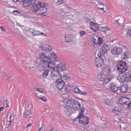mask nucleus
I'll list each match as a JSON object with an SVG mask.
<instances>
[{
	"instance_id": "3c124183",
	"label": "nucleus",
	"mask_w": 131,
	"mask_h": 131,
	"mask_svg": "<svg viewBox=\"0 0 131 131\" xmlns=\"http://www.w3.org/2000/svg\"><path fill=\"white\" fill-rule=\"evenodd\" d=\"M0 28H1L2 31H4V32H5V31H6V28H5L3 26H1Z\"/></svg>"
},
{
	"instance_id": "1a4fd4ad",
	"label": "nucleus",
	"mask_w": 131,
	"mask_h": 131,
	"mask_svg": "<svg viewBox=\"0 0 131 131\" xmlns=\"http://www.w3.org/2000/svg\"><path fill=\"white\" fill-rule=\"evenodd\" d=\"M52 49L53 48L50 45L42 44L39 46L38 51L39 52L40 51H52Z\"/></svg>"
},
{
	"instance_id": "de8ad7c7",
	"label": "nucleus",
	"mask_w": 131,
	"mask_h": 131,
	"mask_svg": "<svg viewBox=\"0 0 131 131\" xmlns=\"http://www.w3.org/2000/svg\"><path fill=\"white\" fill-rule=\"evenodd\" d=\"M11 122H12V120H10V121H7L6 122V126H9L11 125Z\"/></svg>"
},
{
	"instance_id": "09e8293b",
	"label": "nucleus",
	"mask_w": 131,
	"mask_h": 131,
	"mask_svg": "<svg viewBox=\"0 0 131 131\" xmlns=\"http://www.w3.org/2000/svg\"><path fill=\"white\" fill-rule=\"evenodd\" d=\"M44 124H42V126L39 128L38 131H45V128H43Z\"/></svg>"
},
{
	"instance_id": "864d4df0",
	"label": "nucleus",
	"mask_w": 131,
	"mask_h": 131,
	"mask_svg": "<svg viewBox=\"0 0 131 131\" xmlns=\"http://www.w3.org/2000/svg\"><path fill=\"white\" fill-rule=\"evenodd\" d=\"M63 78L65 79L66 80H67V79H69V78L66 76H63Z\"/></svg>"
},
{
	"instance_id": "58836bf2",
	"label": "nucleus",
	"mask_w": 131,
	"mask_h": 131,
	"mask_svg": "<svg viewBox=\"0 0 131 131\" xmlns=\"http://www.w3.org/2000/svg\"><path fill=\"white\" fill-rule=\"evenodd\" d=\"M44 10L45 11H43L42 13H39V15H40V16H42L43 17H45V16H47V12H48V9H47L46 8H44Z\"/></svg>"
},
{
	"instance_id": "393cba45",
	"label": "nucleus",
	"mask_w": 131,
	"mask_h": 131,
	"mask_svg": "<svg viewBox=\"0 0 131 131\" xmlns=\"http://www.w3.org/2000/svg\"><path fill=\"white\" fill-rule=\"evenodd\" d=\"M97 3H98V4H97V3H96V2H94L93 3V4L96 5V9H97L98 10H104V8H103V7H104V5H105V4H104L100 3V2H99L98 1H97Z\"/></svg>"
},
{
	"instance_id": "79ce46f5",
	"label": "nucleus",
	"mask_w": 131,
	"mask_h": 131,
	"mask_svg": "<svg viewBox=\"0 0 131 131\" xmlns=\"http://www.w3.org/2000/svg\"><path fill=\"white\" fill-rule=\"evenodd\" d=\"M82 60L83 62H86V61H89V58L86 56H84L82 57Z\"/></svg>"
},
{
	"instance_id": "69168bd1",
	"label": "nucleus",
	"mask_w": 131,
	"mask_h": 131,
	"mask_svg": "<svg viewBox=\"0 0 131 131\" xmlns=\"http://www.w3.org/2000/svg\"><path fill=\"white\" fill-rule=\"evenodd\" d=\"M60 10L61 11H64V9H63V8H61Z\"/></svg>"
},
{
	"instance_id": "4c0bfd02",
	"label": "nucleus",
	"mask_w": 131,
	"mask_h": 131,
	"mask_svg": "<svg viewBox=\"0 0 131 131\" xmlns=\"http://www.w3.org/2000/svg\"><path fill=\"white\" fill-rule=\"evenodd\" d=\"M9 103H10L9 100H4L3 101V105L5 108L9 107Z\"/></svg>"
},
{
	"instance_id": "8fccbe9b",
	"label": "nucleus",
	"mask_w": 131,
	"mask_h": 131,
	"mask_svg": "<svg viewBox=\"0 0 131 131\" xmlns=\"http://www.w3.org/2000/svg\"><path fill=\"white\" fill-rule=\"evenodd\" d=\"M14 117V113H12L10 114V120H12V117Z\"/></svg>"
},
{
	"instance_id": "423d86ee",
	"label": "nucleus",
	"mask_w": 131,
	"mask_h": 131,
	"mask_svg": "<svg viewBox=\"0 0 131 131\" xmlns=\"http://www.w3.org/2000/svg\"><path fill=\"white\" fill-rule=\"evenodd\" d=\"M128 67L125 61H120L117 65V69L119 72L124 73L127 72Z\"/></svg>"
},
{
	"instance_id": "c756f323",
	"label": "nucleus",
	"mask_w": 131,
	"mask_h": 131,
	"mask_svg": "<svg viewBox=\"0 0 131 131\" xmlns=\"http://www.w3.org/2000/svg\"><path fill=\"white\" fill-rule=\"evenodd\" d=\"M103 103L105 105H107L108 106H112V104H113V101H112V100H111V99H106L104 100Z\"/></svg>"
},
{
	"instance_id": "7c9ffc66",
	"label": "nucleus",
	"mask_w": 131,
	"mask_h": 131,
	"mask_svg": "<svg viewBox=\"0 0 131 131\" xmlns=\"http://www.w3.org/2000/svg\"><path fill=\"white\" fill-rule=\"evenodd\" d=\"M50 71H51V70L50 69L46 70L44 71L42 73L43 78H47V77H48V76L49 75V72H50Z\"/></svg>"
},
{
	"instance_id": "f3484780",
	"label": "nucleus",
	"mask_w": 131,
	"mask_h": 131,
	"mask_svg": "<svg viewBox=\"0 0 131 131\" xmlns=\"http://www.w3.org/2000/svg\"><path fill=\"white\" fill-rule=\"evenodd\" d=\"M128 84H123L120 88V92L121 93H122V94H126V93H127V91H128Z\"/></svg>"
},
{
	"instance_id": "f257e3e1",
	"label": "nucleus",
	"mask_w": 131,
	"mask_h": 131,
	"mask_svg": "<svg viewBox=\"0 0 131 131\" xmlns=\"http://www.w3.org/2000/svg\"><path fill=\"white\" fill-rule=\"evenodd\" d=\"M63 103L70 104L71 108L76 111L80 110L81 104L78 100H74L71 98H64L63 100Z\"/></svg>"
},
{
	"instance_id": "412c9836",
	"label": "nucleus",
	"mask_w": 131,
	"mask_h": 131,
	"mask_svg": "<svg viewBox=\"0 0 131 131\" xmlns=\"http://www.w3.org/2000/svg\"><path fill=\"white\" fill-rule=\"evenodd\" d=\"M73 91L76 94H80V95H83L84 96L88 95L87 92L80 91V89H79L78 88H74Z\"/></svg>"
},
{
	"instance_id": "5701e85b",
	"label": "nucleus",
	"mask_w": 131,
	"mask_h": 131,
	"mask_svg": "<svg viewBox=\"0 0 131 131\" xmlns=\"http://www.w3.org/2000/svg\"><path fill=\"white\" fill-rule=\"evenodd\" d=\"M109 88L110 91H111L112 92H114L115 93H116V92H117V91H118L119 89L118 86L114 84H111Z\"/></svg>"
},
{
	"instance_id": "bf43d9fd",
	"label": "nucleus",
	"mask_w": 131,
	"mask_h": 131,
	"mask_svg": "<svg viewBox=\"0 0 131 131\" xmlns=\"http://www.w3.org/2000/svg\"><path fill=\"white\" fill-rule=\"evenodd\" d=\"M66 91H67V92L69 91L70 90H69V89L68 88V87H66L65 89Z\"/></svg>"
},
{
	"instance_id": "37998d69",
	"label": "nucleus",
	"mask_w": 131,
	"mask_h": 131,
	"mask_svg": "<svg viewBox=\"0 0 131 131\" xmlns=\"http://www.w3.org/2000/svg\"><path fill=\"white\" fill-rule=\"evenodd\" d=\"M106 54V52H104L103 51L102 52H99V54H98V57H101V58H103V55Z\"/></svg>"
},
{
	"instance_id": "6ab92c4d",
	"label": "nucleus",
	"mask_w": 131,
	"mask_h": 131,
	"mask_svg": "<svg viewBox=\"0 0 131 131\" xmlns=\"http://www.w3.org/2000/svg\"><path fill=\"white\" fill-rule=\"evenodd\" d=\"M55 69L59 71H64V70H66V64L65 63H59Z\"/></svg>"
},
{
	"instance_id": "7ed1b4c3",
	"label": "nucleus",
	"mask_w": 131,
	"mask_h": 131,
	"mask_svg": "<svg viewBox=\"0 0 131 131\" xmlns=\"http://www.w3.org/2000/svg\"><path fill=\"white\" fill-rule=\"evenodd\" d=\"M85 110V108H84V107H82L81 108V112L79 113V115L77 117V119H79V123L82 125L89 124V120H90V119H89V117L83 115V112H84Z\"/></svg>"
},
{
	"instance_id": "c03bdc74",
	"label": "nucleus",
	"mask_w": 131,
	"mask_h": 131,
	"mask_svg": "<svg viewBox=\"0 0 131 131\" xmlns=\"http://www.w3.org/2000/svg\"><path fill=\"white\" fill-rule=\"evenodd\" d=\"M69 12H66V13H64V16H66V17H68V18H69L70 19L72 18V17H73V16L72 15H70L69 14Z\"/></svg>"
},
{
	"instance_id": "4d7b16f0",
	"label": "nucleus",
	"mask_w": 131,
	"mask_h": 131,
	"mask_svg": "<svg viewBox=\"0 0 131 131\" xmlns=\"http://www.w3.org/2000/svg\"><path fill=\"white\" fill-rule=\"evenodd\" d=\"M48 7H44V8H42L41 9L42 12H45V8H46L47 10H48Z\"/></svg>"
},
{
	"instance_id": "f704fd0d",
	"label": "nucleus",
	"mask_w": 131,
	"mask_h": 131,
	"mask_svg": "<svg viewBox=\"0 0 131 131\" xmlns=\"http://www.w3.org/2000/svg\"><path fill=\"white\" fill-rule=\"evenodd\" d=\"M38 94H37V93L36 94V96L37 97V98H38V99H40L42 101H43L44 102H46L47 98H46V97L38 96Z\"/></svg>"
},
{
	"instance_id": "2f4dec72",
	"label": "nucleus",
	"mask_w": 131,
	"mask_h": 131,
	"mask_svg": "<svg viewBox=\"0 0 131 131\" xmlns=\"http://www.w3.org/2000/svg\"><path fill=\"white\" fill-rule=\"evenodd\" d=\"M38 3L39 7H40L41 9H42V8L49 7V5L48 4V3H41L39 2Z\"/></svg>"
},
{
	"instance_id": "4be33fe9",
	"label": "nucleus",
	"mask_w": 131,
	"mask_h": 131,
	"mask_svg": "<svg viewBox=\"0 0 131 131\" xmlns=\"http://www.w3.org/2000/svg\"><path fill=\"white\" fill-rule=\"evenodd\" d=\"M47 67L46 63L44 62H40L38 64V69L39 71H44L45 69Z\"/></svg>"
},
{
	"instance_id": "b1692460",
	"label": "nucleus",
	"mask_w": 131,
	"mask_h": 131,
	"mask_svg": "<svg viewBox=\"0 0 131 131\" xmlns=\"http://www.w3.org/2000/svg\"><path fill=\"white\" fill-rule=\"evenodd\" d=\"M64 37L67 42H72V41H73V35L71 34L65 35Z\"/></svg>"
},
{
	"instance_id": "dca6fc26",
	"label": "nucleus",
	"mask_w": 131,
	"mask_h": 131,
	"mask_svg": "<svg viewBox=\"0 0 131 131\" xmlns=\"http://www.w3.org/2000/svg\"><path fill=\"white\" fill-rule=\"evenodd\" d=\"M54 61H57V59L55 58V60L54 59H52L50 61H48L46 63V66H48V68H50V69H55L56 68H55V62Z\"/></svg>"
},
{
	"instance_id": "49530a36",
	"label": "nucleus",
	"mask_w": 131,
	"mask_h": 131,
	"mask_svg": "<svg viewBox=\"0 0 131 131\" xmlns=\"http://www.w3.org/2000/svg\"><path fill=\"white\" fill-rule=\"evenodd\" d=\"M80 34L81 36H83V35H85V34H86V32L84 31H80Z\"/></svg>"
},
{
	"instance_id": "72a5a7b5",
	"label": "nucleus",
	"mask_w": 131,
	"mask_h": 131,
	"mask_svg": "<svg viewBox=\"0 0 131 131\" xmlns=\"http://www.w3.org/2000/svg\"><path fill=\"white\" fill-rule=\"evenodd\" d=\"M54 2L58 5H62L66 3V0H54Z\"/></svg>"
},
{
	"instance_id": "39448f33",
	"label": "nucleus",
	"mask_w": 131,
	"mask_h": 131,
	"mask_svg": "<svg viewBox=\"0 0 131 131\" xmlns=\"http://www.w3.org/2000/svg\"><path fill=\"white\" fill-rule=\"evenodd\" d=\"M97 78L98 80H100V81L102 82L103 85H105V84H106V83H108V82L111 80V79H110V76L105 75L103 73V72L98 73Z\"/></svg>"
},
{
	"instance_id": "4468645a",
	"label": "nucleus",
	"mask_w": 131,
	"mask_h": 131,
	"mask_svg": "<svg viewBox=\"0 0 131 131\" xmlns=\"http://www.w3.org/2000/svg\"><path fill=\"white\" fill-rule=\"evenodd\" d=\"M130 99L126 97H121L119 99V103L121 105H127Z\"/></svg>"
},
{
	"instance_id": "680f3d73",
	"label": "nucleus",
	"mask_w": 131,
	"mask_h": 131,
	"mask_svg": "<svg viewBox=\"0 0 131 131\" xmlns=\"http://www.w3.org/2000/svg\"><path fill=\"white\" fill-rule=\"evenodd\" d=\"M65 96H68V95L67 94H65V95H64L63 96V98H64V97H65Z\"/></svg>"
},
{
	"instance_id": "6e6d98bb",
	"label": "nucleus",
	"mask_w": 131,
	"mask_h": 131,
	"mask_svg": "<svg viewBox=\"0 0 131 131\" xmlns=\"http://www.w3.org/2000/svg\"><path fill=\"white\" fill-rule=\"evenodd\" d=\"M32 124L31 123H28V124L26 126V128H28V127H29V126H31Z\"/></svg>"
},
{
	"instance_id": "338daca9",
	"label": "nucleus",
	"mask_w": 131,
	"mask_h": 131,
	"mask_svg": "<svg viewBox=\"0 0 131 131\" xmlns=\"http://www.w3.org/2000/svg\"><path fill=\"white\" fill-rule=\"evenodd\" d=\"M67 7L68 9H70V7H68V6H67Z\"/></svg>"
},
{
	"instance_id": "052dcab7",
	"label": "nucleus",
	"mask_w": 131,
	"mask_h": 131,
	"mask_svg": "<svg viewBox=\"0 0 131 131\" xmlns=\"http://www.w3.org/2000/svg\"><path fill=\"white\" fill-rule=\"evenodd\" d=\"M119 20V19H118V20H116V22L117 23H118V24H119V23H118V21Z\"/></svg>"
},
{
	"instance_id": "473e14b6",
	"label": "nucleus",
	"mask_w": 131,
	"mask_h": 131,
	"mask_svg": "<svg viewBox=\"0 0 131 131\" xmlns=\"http://www.w3.org/2000/svg\"><path fill=\"white\" fill-rule=\"evenodd\" d=\"M30 114H31V111L26 110L25 112L24 113V117L25 118L28 117V116H29Z\"/></svg>"
},
{
	"instance_id": "c9c22d12",
	"label": "nucleus",
	"mask_w": 131,
	"mask_h": 131,
	"mask_svg": "<svg viewBox=\"0 0 131 131\" xmlns=\"http://www.w3.org/2000/svg\"><path fill=\"white\" fill-rule=\"evenodd\" d=\"M12 14L15 16H21V13L19 10H16L12 12Z\"/></svg>"
},
{
	"instance_id": "20e7f679",
	"label": "nucleus",
	"mask_w": 131,
	"mask_h": 131,
	"mask_svg": "<svg viewBox=\"0 0 131 131\" xmlns=\"http://www.w3.org/2000/svg\"><path fill=\"white\" fill-rule=\"evenodd\" d=\"M57 58V55L54 53H51L49 54V56H47V55L45 53H42L39 55V59L41 62L42 63H47V62H51L52 59L56 60Z\"/></svg>"
},
{
	"instance_id": "13d9d810",
	"label": "nucleus",
	"mask_w": 131,
	"mask_h": 131,
	"mask_svg": "<svg viewBox=\"0 0 131 131\" xmlns=\"http://www.w3.org/2000/svg\"><path fill=\"white\" fill-rule=\"evenodd\" d=\"M4 109V107L3 106H1L0 107V112L3 111Z\"/></svg>"
},
{
	"instance_id": "6e6552de",
	"label": "nucleus",
	"mask_w": 131,
	"mask_h": 131,
	"mask_svg": "<svg viewBox=\"0 0 131 131\" xmlns=\"http://www.w3.org/2000/svg\"><path fill=\"white\" fill-rule=\"evenodd\" d=\"M111 53L112 55H114V56L120 55V54L122 53V49L118 47H115L111 50Z\"/></svg>"
},
{
	"instance_id": "bb28decb",
	"label": "nucleus",
	"mask_w": 131,
	"mask_h": 131,
	"mask_svg": "<svg viewBox=\"0 0 131 131\" xmlns=\"http://www.w3.org/2000/svg\"><path fill=\"white\" fill-rule=\"evenodd\" d=\"M121 107H119L118 106H116L112 110L113 112L115 113V114H118V113H120V111H121Z\"/></svg>"
},
{
	"instance_id": "9b49d317",
	"label": "nucleus",
	"mask_w": 131,
	"mask_h": 131,
	"mask_svg": "<svg viewBox=\"0 0 131 131\" xmlns=\"http://www.w3.org/2000/svg\"><path fill=\"white\" fill-rule=\"evenodd\" d=\"M38 1H35L33 3H32V5L31 7V11L33 13H36L38 12L39 10V7L38 6Z\"/></svg>"
},
{
	"instance_id": "774afa93",
	"label": "nucleus",
	"mask_w": 131,
	"mask_h": 131,
	"mask_svg": "<svg viewBox=\"0 0 131 131\" xmlns=\"http://www.w3.org/2000/svg\"><path fill=\"white\" fill-rule=\"evenodd\" d=\"M40 35H41V34H43V33L41 32V33H40Z\"/></svg>"
},
{
	"instance_id": "f8f14e48",
	"label": "nucleus",
	"mask_w": 131,
	"mask_h": 131,
	"mask_svg": "<svg viewBox=\"0 0 131 131\" xmlns=\"http://www.w3.org/2000/svg\"><path fill=\"white\" fill-rule=\"evenodd\" d=\"M97 40V37L93 36L91 38V42L93 46H97V45H101L102 43V39L101 37H98Z\"/></svg>"
},
{
	"instance_id": "0eeeda50",
	"label": "nucleus",
	"mask_w": 131,
	"mask_h": 131,
	"mask_svg": "<svg viewBox=\"0 0 131 131\" xmlns=\"http://www.w3.org/2000/svg\"><path fill=\"white\" fill-rule=\"evenodd\" d=\"M51 77L53 78H60V77H62V75L60 73V70H57V69H54L51 72Z\"/></svg>"
},
{
	"instance_id": "cd10ccee",
	"label": "nucleus",
	"mask_w": 131,
	"mask_h": 131,
	"mask_svg": "<svg viewBox=\"0 0 131 131\" xmlns=\"http://www.w3.org/2000/svg\"><path fill=\"white\" fill-rule=\"evenodd\" d=\"M128 56H129V52L125 51L121 54V58L122 60H125V59H127Z\"/></svg>"
},
{
	"instance_id": "a878e982",
	"label": "nucleus",
	"mask_w": 131,
	"mask_h": 131,
	"mask_svg": "<svg viewBox=\"0 0 131 131\" xmlns=\"http://www.w3.org/2000/svg\"><path fill=\"white\" fill-rule=\"evenodd\" d=\"M101 51H102V52H103L104 53H106L107 52H108V51H110V47L109 45H106V44H104V45H103V46H101Z\"/></svg>"
},
{
	"instance_id": "a19ab883",
	"label": "nucleus",
	"mask_w": 131,
	"mask_h": 131,
	"mask_svg": "<svg viewBox=\"0 0 131 131\" xmlns=\"http://www.w3.org/2000/svg\"><path fill=\"white\" fill-rule=\"evenodd\" d=\"M35 91L39 92V93H41V94H43V90L41 88H35Z\"/></svg>"
},
{
	"instance_id": "a18cd8bd",
	"label": "nucleus",
	"mask_w": 131,
	"mask_h": 131,
	"mask_svg": "<svg viewBox=\"0 0 131 131\" xmlns=\"http://www.w3.org/2000/svg\"><path fill=\"white\" fill-rule=\"evenodd\" d=\"M127 108L131 110V101L130 99L129 100V102L127 104Z\"/></svg>"
},
{
	"instance_id": "2eb2a0df",
	"label": "nucleus",
	"mask_w": 131,
	"mask_h": 131,
	"mask_svg": "<svg viewBox=\"0 0 131 131\" xmlns=\"http://www.w3.org/2000/svg\"><path fill=\"white\" fill-rule=\"evenodd\" d=\"M62 108L67 115H69L71 114V112H72V109L70 108V106H69V105H68L67 104L63 105Z\"/></svg>"
},
{
	"instance_id": "9d476101",
	"label": "nucleus",
	"mask_w": 131,
	"mask_h": 131,
	"mask_svg": "<svg viewBox=\"0 0 131 131\" xmlns=\"http://www.w3.org/2000/svg\"><path fill=\"white\" fill-rule=\"evenodd\" d=\"M94 64L97 67H101L104 64V59L103 57H98L95 59Z\"/></svg>"
},
{
	"instance_id": "603ef678",
	"label": "nucleus",
	"mask_w": 131,
	"mask_h": 131,
	"mask_svg": "<svg viewBox=\"0 0 131 131\" xmlns=\"http://www.w3.org/2000/svg\"><path fill=\"white\" fill-rule=\"evenodd\" d=\"M23 0H13V2H14V3H22Z\"/></svg>"
},
{
	"instance_id": "e2e57ef3",
	"label": "nucleus",
	"mask_w": 131,
	"mask_h": 131,
	"mask_svg": "<svg viewBox=\"0 0 131 131\" xmlns=\"http://www.w3.org/2000/svg\"><path fill=\"white\" fill-rule=\"evenodd\" d=\"M23 17H24V18H26V15H23Z\"/></svg>"
},
{
	"instance_id": "aec40b11",
	"label": "nucleus",
	"mask_w": 131,
	"mask_h": 131,
	"mask_svg": "<svg viewBox=\"0 0 131 131\" xmlns=\"http://www.w3.org/2000/svg\"><path fill=\"white\" fill-rule=\"evenodd\" d=\"M22 3L23 7L27 8L32 4V0H23Z\"/></svg>"
},
{
	"instance_id": "f03ea898",
	"label": "nucleus",
	"mask_w": 131,
	"mask_h": 131,
	"mask_svg": "<svg viewBox=\"0 0 131 131\" xmlns=\"http://www.w3.org/2000/svg\"><path fill=\"white\" fill-rule=\"evenodd\" d=\"M117 79L121 83L131 82V74L128 71L123 73H120L117 77Z\"/></svg>"
},
{
	"instance_id": "c85d7f7f",
	"label": "nucleus",
	"mask_w": 131,
	"mask_h": 131,
	"mask_svg": "<svg viewBox=\"0 0 131 131\" xmlns=\"http://www.w3.org/2000/svg\"><path fill=\"white\" fill-rule=\"evenodd\" d=\"M110 72H111V70H110V69H109L108 67H105L104 69H103L102 73L105 74L106 75H109Z\"/></svg>"
},
{
	"instance_id": "e433bc0d",
	"label": "nucleus",
	"mask_w": 131,
	"mask_h": 131,
	"mask_svg": "<svg viewBox=\"0 0 131 131\" xmlns=\"http://www.w3.org/2000/svg\"><path fill=\"white\" fill-rule=\"evenodd\" d=\"M108 30H109V28L107 26L102 27L101 28V31L102 32H105V31H108Z\"/></svg>"
},
{
	"instance_id": "0e129e2a",
	"label": "nucleus",
	"mask_w": 131,
	"mask_h": 131,
	"mask_svg": "<svg viewBox=\"0 0 131 131\" xmlns=\"http://www.w3.org/2000/svg\"><path fill=\"white\" fill-rule=\"evenodd\" d=\"M90 21H91L90 19L87 20V22H90Z\"/></svg>"
},
{
	"instance_id": "ddd939ff",
	"label": "nucleus",
	"mask_w": 131,
	"mask_h": 131,
	"mask_svg": "<svg viewBox=\"0 0 131 131\" xmlns=\"http://www.w3.org/2000/svg\"><path fill=\"white\" fill-rule=\"evenodd\" d=\"M56 84L57 89H58L59 90H62V89L64 88V85H65V82H64V81H63L62 79L58 78L56 80Z\"/></svg>"
},
{
	"instance_id": "a211bd4d",
	"label": "nucleus",
	"mask_w": 131,
	"mask_h": 131,
	"mask_svg": "<svg viewBox=\"0 0 131 131\" xmlns=\"http://www.w3.org/2000/svg\"><path fill=\"white\" fill-rule=\"evenodd\" d=\"M90 28L94 31H98L99 30V25L91 21L90 23Z\"/></svg>"
},
{
	"instance_id": "ea45409f",
	"label": "nucleus",
	"mask_w": 131,
	"mask_h": 131,
	"mask_svg": "<svg viewBox=\"0 0 131 131\" xmlns=\"http://www.w3.org/2000/svg\"><path fill=\"white\" fill-rule=\"evenodd\" d=\"M32 34L34 36L35 35H40V32L38 31L35 30L32 32Z\"/></svg>"
},
{
	"instance_id": "5fc2aeb1",
	"label": "nucleus",
	"mask_w": 131,
	"mask_h": 131,
	"mask_svg": "<svg viewBox=\"0 0 131 131\" xmlns=\"http://www.w3.org/2000/svg\"><path fill=\"white\" fill-rule=\"evenodd\" d=\"M4 79H5L6 80H13V79H12L11 78H7H7H6V77H4Z\"/></svg>"
}]
</instances>
